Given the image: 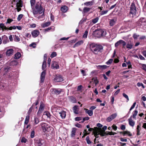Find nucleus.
Here are the masks:
<instances>
[{
	"mask_svg": "<svg viewBox=\"0 0 146 146\" xmlns=\"http://www.w3.org/2000/svg\"><path fill=\"white\" fill-rule=\"evenodd\" d=\"M32 9L33 13L35 17H37V15L40 14L44 11L41 1L37 2Z\"/></svg>",
	"mask_w": 146,
	"mask_h": 146,
	"instance_id": "1",
	"label": "nucleus"
},
{
	"mask_svg": "<svg viewBox=\"0 0 146 146\" xmlns=\"http://www.w3.org/2000/svg\"><path fill=\"white\" fill-rule=\"evenodd\" d=\"M90 48L92 52L95 54L98 52L103 48L102 46L94 43H92L90 45Z\"/></svg>",
	"mask_w": 146,
	"mask_h": 146,
	"instance_id": "2",
	"label": "nucleus"
},
{
	"mask_svg": "<svg viewBox=\"0 0 146 146\" xmlns=\"http://www.w3.org/2000/svg\"><path fill=\"white\" fill-rule=\"evenodd\" d=\"M130 13L134 17L136 15L137 10L135 4L134 3H132L130 7Z\"/></svg>",
	"mask_w": 146,
	"mask_h": 146,
	"instance_id": "3",
	"label": "nucleus"
},
{
	"mask_svg": "<svg viewBox=\"0 0 146 146\" xmlns=\"http://www.w3.org/2000/svg\"><path fill=\"white\" fill-rule=\"evenodd\" d=\"M95 34L97 37H100L102 36H104L106 35V32L101 29H96L95 31Z\"/></svg>",
	"mask_w": 146,
	"mask_h": 146,
	"instance_id": "4",
	"label": "nucleus"
},
{
	"mask_svg": "<svg viewBox=\"0 0 146 146\" xmlns=\"http://www.w3.org/2000/svg\"><path fill=\"white\" fill-rule=\"evenodd\" d=\"M57 109L56 111L58 112L62 119L65 118L66 116V112L65 111L63 110L60 111L61 110H62L61 108L59 107H56Z\"/></svg>",
	"mask_w": 146,
	"mask_h": 146,
	"instance_id": "5",
	"label": "nucleus"
},
{
	"mask_svg": "<svg viewBox=\"0 0 146 146\" xmlns=\"http://www.w3.org/2000/svg\"><path fill=\"white\" fill-rule=\"evenodd\" d=\"M41 125L43 131L44 132L48 131V128H50L47 124L44 123H42L41 124Z\"/></svg>",
	"mask_w": 146,
	"mask_h": 146,
	"instance_id": "6",
	"label": "nucleus"
},
{
	"mask_svg": "<svg viewBox=\"0 0 146 146\" xmlns=\"http://www.w3.org/2000/svg\"><path fill=\"white\" fill-rule=\"evenodd\" d=\"M117 114L116 113H114L112 114L109 117L107 118L106 121L108 122H110L113 119L115 118L117 116Z\"/></svg>",
	"mask_w": 146,
	"mask_h": 146,
	"instance_id": "7",
	"label": "nucleus"
},
{
	"mask_svg": "<svg viewBox=\"0 0 146 146\" xmlns=\"http://www.w3.org/2000/svg\"><path fill=\"white\" fill-rule=\"evenodd\" d=\"M63 80V78L60 75L56 76L54 79V81L56 82H62Z\"/></svg>",
	"mask_w": 146,
	"mask_h": 146,
	"instance_id": "8",
	"label": "nucleus"
},
{
	"mask_svg": "<svg viewBox=\"0 0 146 146\" xmlns=\"http://www.w3.org/2000/svg\"><path fill=\"white\" fill-rule=\"evenodd\" d=\"M51 67L52 68L57 69L59 68V67L57 62L55 61H52V62Z\"/></svg>",
	"mask_w": 146,
	"mask_h": 146,
	"instance_id": "9",
	"label": "nucleus"
},
{
	"mask_svg": "<svg viewBox=\"0 0 146 146\" xmlns=\"http://www.w3.org/2000/svg\"><path fill=\"white\" fill-rule=\"evenodd\" d=\"M14 50L13 49L10 48L7 50L6 52V54L7 56L12 55L13 53Z\"/></svg>",
	"mask_w": 146,
	"mask_h": 146,
	"instance_id": "10",
	"label": "nucleus"
},
{
	"mask_svg": "<svg viewBox=\"0 0 146 146\" xmlns=\"http://www.w3.org/2000/svg\"><path fill=\"white\" fill-rule=\"evenodd\" d=\"M45 74L46 71L45 70H44L42 72L40 76V82L41 83H43L44 82V80Z\"/></svg>",
	"mask_w": 146,
	"mask_h": 146,
	"instance_id": "11",
	"label": "nucleus"
},
{
	"mask_svg": "<svg viewBox=\"0 0 146 146\" xmlns=\"http://www.w3.org/2000/svg\"><path fill=\"white\" fill-rule=\"evenodd\" d=\"M40 32L37 30H35L31 32V35L34 37H37L39 34Z\"/></svg>",
	"mask_w": 146,
	"mask_h": 146,
	"instance_id": "12",
	"label": "nucleus"
},
{
	"mask_svg": "<svg viewBox=\"0 0 146 146\" xmlns=\"http://www.w3.org/2000/svg\"><path fill=\"white\" fill-rule=\"evenodd\" d=\"M128 120L129 125L131 127H133L135 124V122L132 120V116H131L130 118L128 119Z\"/></svg>",
	"mask_w": 146,
	"mask_h": 146,
	"instance_id": "13",
	"label": "nucleus"
},
{
	"mask_svg": "<svg viewBox=\"0 0 146 146\" xmlns=\"http://www.w3.org/2000/svg\"><path fill=\"white\" fill-rule=\"evenodd\" d=\"M3 40V43L4 44H6L9 42V40L8 37L5 35L2 36Z\"/></svg>",
	"mask_w": 146,
	"mask_h": 146,
	"instance_id": "14",
	"label": "nucleus"
},
{
	"mask_svg": "<svg viewBox=\"0 0 146 146\" xmlns=\"http://www.w3.org/2000/svg\"><path fill=\"white\" fill-rule=\"evenodd\" d=\"M44 108V105L42 103H40L39 109L37 113H41L43 110Z\"/></svg>",
	"mask_w": 146,
	"mask_h": 146,
	"instance_id": "15",
	"label": "nucleus"
},
{
	"mask_svg": "<svg viewBox=\"0 0 146 146\" xmlns=\"http://www.w3.org/2000/svg\"><path fill=\"white\" fill-rule=\"evenodd\" d=\"M100 130L99 132V133L98 134V132H97L96 133H95V135H96V137L97 135H98L99 134L100 135L102 136H104L106 135V133L104 131H103L101 129H100Z\"/></svg>",
	"mask_w": 146,
	"mask_h": 146,
	"instance_id": "16",
	"label": "nucleus"
},
{
	"mask_svg": "<svg viewBox=\"0 0 146 146\" xmlns=\"http://www.w3.org/2000/svg\"><path fill=\"white\" fill-rule=\"evenodd\" d=\"M83 43L84 41L83 40L79 41L75 43V44L74 45L73 47L75 48V47H77L82 44Z\"/></svg>",
	"mask_w": 146,
	"mask_h": 146,
	"instance_id": "17",
	"label": "nucleus"
},
{
	"mask_svg": "<svg viewBox=\"0 0 146 146\" xmlns=\"http://www.w3.org/2000/svg\"><path fill=\"white\" fill-rule=\"evenodd\" d=\"M84 110H85L86 113H88L90 116H92L93 114V112L92 110H88V109L85 108Z\"/></svg>",
	"mask_w": 146,
	"mask_h": 146,
	"instance_id": "18",
	"label": "nucleus"
},
{
	"mask_svg": "<svg viewBox=\"0 0 146 146\" xmlns=\"http://www.w3.org/2000/svg\"><path fill=\"white\" fill-rule=\"evenodd\" d=\"M78 106H75L73 107V110L74 112V113L78 114Z\"/></svg>",
	"mask_w": 146,
	"mask_h": 146,
	"instance_id": "19",
	"label": "nucleus"
},
{
	"mask_svg": "<svg viewBox=\"0 0 146 146\" xmlns=\"http://www.w3.org/2000/svg\"><path fill=\"white\" fill-rule=\"evenodd\" d=\"M116 21V20L115 19H112L110 20V26H112L114 25Z\"/></svg>",
	"mask_w": 146,
	"mask_h": 146,
	"instance_id": "20",
	"label": "nucleus"
},
{
	"mask_svg": "<svg viewBox=\"0 0 146 146\" xmlns=\"http://www.w3.org/2000/svg\"><path fill=\"white\" fill-rule=\"evenodd\" d=\"M76 130V129L75 128H73L72 129L71 134V136L72 137H74L75 136Z\"/></svg>",
	"mask_w": 146,
	"mask_h": 146,
	"instance_id": "21",
	"label": "nucleus"
},
{
	"mask_svg": "<svg viewBox=\"0 0 146 146\" xmlns=\"http://www.w3.org/2000/svg\"><path fill=\"white\" fill-rule=\"evenodd\" d=\"M68 9V7L66 6H64L61 7V10L64 13L66 12Z\"/></svg>",
	"mask_w": 146,
	"mask_h": 146,
	"instance_id": "22",
	"label": "nucleus"
},
{
	"mask_svg": "<svg viewBox=\"0 0 146 146\" xmlns=\"http://www.w3.org/2000/svg\"><path fill=\"white\" fill-rule=\"evenodd\" d=\"M141 129L140 126L139 125H137V128L136 131L137 132V135H140L141 133L140 131Z\"/></svg>",
	"mask_w": 146,
	"mask_h": 146,
	"instance_id": "23",
	"label": "nucleus"
},
{
	"mask_svg": "<svg viewBox=\"0 0 146 146\" xmlns=\"http://www.w3.org/2000/svg\"><path fill=\"white\" fill-rule=\"evenodd\" d=\"M107 66L106 65H99L98 66V69L103 70L107 68Z\"/></svg>",
	"mask_w": 146,
	"mask_h": 146,
	"instance_id": "24",
	"label": "nucleus"
},
{
	"mask_svg": "<svg viewBox=\"0 0 146 146\" xmlns=\"http://www.w3.org/2000/svg\"><path fill=\"white\" fill-rule=\"evenodd\" d=\"M21 56V54L19 52H18L15 54L14 58L15 59H18L20 58Z\"/></svg>",
	"mask_w": 146,
	"mask_h": 146,
	"instance_id": "25",
	"label": "nucleus"
},
{
	"mask_svg": "<svg viewBox=\"0 0 146 146\" xmlns=\"http://www.w3.org/2000/svg\"><path fill=\"white\" fill-rule=\"evenodd\" d=\"M92 81L95 83V86H96L99 82V81L96 77L93 78L92 79Z\"/></svg>",
	"mask_w": 146,
	"mask_h": 146,
	"instance_id": "26",
	"label": "nucleus"
},
{
	"mask_svg": "<svg viewBox=\"0 0 146 146\" xmlns=\"http://www.w3.org/2000/svg\"><path fill=\"white\" fill-rule=\"evenodd\" d=\"M133 46V44L132 43L128 42V43L127 44L126 47L127 48L131 49L132 48Z\"/></svg>",
	"mask_w": 146,
	"mask_h": 146,
	"instance_id": "27",
	"label": "nucleus"
},
{
	"mask_svg": "<svg viewBox=\"0 0 146 146\" xmlns=\"http://www.w3.org/2000/svg\"><path fill=\"white\" fill-rule=\"evenodd\" d=\"M50 25V23L49 22H46L42 24H41V26L43 27L44 28L48 27Z\"/></svg>",
	"mask_w": 146,
	"mask_h": 146,
	"instance_id": "28",
	"label": "nucleus"
},
{
	"mask_svg": "<svg viewBox=\"0 0 146 146\" xmlns=\"http://www.w3.org/2000/svg\"><path fill=\"white\" fill-rule=\"evenodd\" d=\"M126 134L127 135L129 136L132 135V134L130 133V132L128 131H124L123 132V136H124Z\"/></svg>",
	"mask_w": 146,
	"mask_h": 146,
	"instance_id": "29",
	"label": "nucleus"
},
{
	"mask_svg": "<svg viewBox=\"0 0 146 146\" xmlns=\"http://www.w3.org/2000/svg\"><path fill=\"white\" fill-rule=\"evenodd\" d=\"M138 113V111L137 110H135L133 113V115H132V117L133 118L135 119Z\"/></svg>",
	"mask_w": 146,
	"mask_h": 146,
	"instance_id": "30",
	"label": "nucleus"
},
{
	"mask_svg": "<svg viewBox=\"0 0 146 146\" xmlns=\"http://www.w3.org/2000/svg\"><path fill=\"white\" fill-rule=\"evenodd\" d=\"M14 40L15 41L18 42L20 40V39L19 37L16 35H15L13 36Z\"/></svg>",
	"mask_w": 146,
	"mask_h": 146,
	"instance_id": "31",
	"label": "nucleus"
},
{
	"mask_svg": "<svg viewBox=\"0 0 146 146\" xmlns=\"http://www.w3.org/2000/svg\"><path fill=\"white\" fill-rule=\"evenodd\" d=\"M30 3L32 9V7H33L35 6V5L36 4L35 0H31Z\"/></svg>",
	"mask_w": 146,
	"mask_h": 146,
	"instance_id": "32",
	"label": "nucleus"
},
{
	"mask_svg": "<svg viewBox=\"0 0 146 146\" xmlns=\"http://www.w3.org/2000/svg\"><path fill=\"white\" fill-rule=\"evenodd\" d=\"M62 90L60 89H55L54 90V92L56 94H60Z\"/></svg>",
	"mask_w": 146,
	"mask_h": 146,
	"instance_id": "33",
	"label": "nucleus"
},
{
	"mask_svg": "<svg viewBox=\"0 0 146 146\" xmlns=\"http://www.w3.org/2000/svg\"><path fill=\"white\" fill-rule=\"evenodd\" d=\"M29 116L27 115V116H26V118H25V122H24V123H25V125H27L29 121Z\"/></svg>",
	"mask_w": 146,
	"mask_h": 146,
	"instance_id": "34",
	"label": "nucleus"
},
{
	"mask_svg": "<svg viewBox=\"0 0 146 146\" xmlns=\"http://www.w3.org/2000/svg\"><path fill=\"white\" fill-rule=\"evenodd\" d=\"M0 27L2 29L6 30L7 29V28L4 25V24L3 23L0 24Z\"/></svg>",
	"mask_w": 146,
	"mask_h": 146,
	"instance_id": "35",
	"label": "nucleus"
},
{
	"mask_svg": "<svg viewBox=\"0 0 146 146\" xmlns=\"http://www.w3.org/2000/svg\"><path fill=\"white\" fill-rule=\"evenodd\" d=\"M70 99L72 103H75L76 102V100L74 97L71 96L70 97Z\"/></svg>",
	"mask_w": 146,
	"mask_h": 146,
	"instance_id": "36",
	"label": "nucleus"
},
{
	"mask_svg": "<svg viewBox=\"0 0 146 146\" xmlns=\"http://www.w3.org/2000/svg\"><path fill=\"white\" fill-rule=\"evenodd\" d=\"M88 31L86 30L84 33V34L83 35V38H87L88 35Z\"/></svg>",
	"mask_w": 146,
	"mask_h": 146,
	"instance_id": "37",
	"label": "nucleus"
},
{
	"mask_svg": "<svg viewBox=\"0 0 146 146\" xmlns=\"http://www.w3.org/2000/svg\"><path fill=\"white\" fill-rule=\"evenodd\" d=\"M90 9V8L85 7L83 9V12L84 13H87L89 11Z\"/></svg>",
	"mask_w": 146,
	"mask_h": 146,
	"instance_id": "38",
	"label": "nucleus"
},
{
	"mask_svg": "<svg viewBox=\"0 0 146 146\" xmlns=\"http://www.w3.org/2000/svg\"><path fill=\"white\" fill-rule=\"evenodd\" d=\"M17 64V61L14 60L12 61L10 63V65L12 66L16 65Z\"/></svg>",
	"mask_w": 146,
	"mask_h": 146,
	"instance_id": "39",
	"label": "nucleus"
},
{
	"mask_svg": "<svg viewBox=\"0 0 146 146\" xmlns=\"http://www.w3.org/2000/svg\"><path fill=\"white\" fill-rule=\"evenodd\" d=\"M46 62L45 61H43L42 66V69L43 70L46 67Z\"/></svg>",
	"mask_w": 146,
	"mask_h": 146,
	"instance_id": "40",
	"label": "nucleus"
},
{
	"mask_svg": "<svg viewBox=\"0 0 146 146\" xmlns=\"http://www.w3.org/2000/svg\"><path fill=\"white\" fill-rule=\"evenodd\" d=\"M84 4L86 6L92 5V1H88L85 3Z\"/></svg>",
	"mask_w": 146,
	"mask_h": 146,
	"instance_id": "41",
	"label": "nucleus"
},
{
	"mask_svg": "<svg viewBox=\"0 0 146 146\" xmlns=\"http://www.w3.org/2000/svg\"><path fill=\"white\" fill-rule=\"evenodd\" d=\"M4 71L5 72H7L9 71V70H10V68L8 66L6 67H4Z\"/></svg>",
	"mask_w": 146,
	"mask_h": 146,
	"instance_id": "42",
	"label": "nucleus"
},
{
	"mask_svg": "<svg viewBox=\"0 0 146 146\" xmlns=\"http://www.w3.org/2000/svg\"><path fill=\"white\" fill-rule=\"evenodd\" d=\"M38 15H37V17H36V18L38 19L43 18L44 16V12H43L42 14L41 15L38 16Z\"/></svg>",
	"mask_w": 146,
	"mask_h": 146,
	"instance_id": "43",
	"label": "nucleus"
},
{
	"mask_svg": "<svg viewBox=\"0 0 146 146\" xmlns=\"http://www.w3.org/2000/svg\"><path fill=\"white\" fill-rule=\"evenodd\" d=\"M98 20L99 18L98 17H97L92 20V22L94 24H95L98 21Z\"/></svg>",
	"mask_w": 146,
	"mask_h": 146,
	"instance_id": "44",
	"label": "nucleus"
},
{
	"mask_svg": "<svg viewBox=\"0 0 146 146\" xmlns=\"http://www.w3.org/2000/svg\"><path fill=\"white\" fill-rule=\"evenodd\" d=\"M120 44H122L123 46V47L124 48V46L126 45V43L123 40H120Z\"/></svg>",
	"mask_w": 146,
	"mask_h": 146,
	"instance_id": "45",
	"label": "nucleus"
},
{
	"mask_svg": "<svg viewBox=\"0 0 146 146\" xmlns=\"http://www.w3.org/2000/svg\"><path fill=\"white\" fill-rule=\"evenodd\" d=\"M136 57L137 58H140V59L141 60H145V58L141 55L139 54V57L138 56H136Z\"/></svg>",
	"mask_w": 146,
	"mask_h": 146,
	"instance_id": "46",
	"label": "nucleus"
},
{
	"mask_svg": "<svg viewBox=\"0 0 146 146\" xmlns=\"http://www.w3.org/2000/svg\"><path fill=\"white\" fill-rule=\"evenodd\" d=\"M86 141L87 143L88 144H90L91 143V142L90 140L89 137L88 136H87L86 137Z\"/></svg>",
	"mask_w": 146,
	"mask_h": 146,
	"instance_id": "47",
	"label": "nucleus"
},
{
	"mask_svg": "<svg viewBox=\"0 0 146 146\" xmlns=\"http://www.w3.org/2000/svg\"><path fill=\"white\" fill-rule=\"evenodd\" d=\"M56 55L57 54L56 52H53L50 55V57L51 58H53V57L56 56Z\"/></svg>",
	"mask_w": 146,
	"mask_h": 146,
	"instance_id": "48",
	"label": "nucleus"
},
{
	"mask_svg": "<svg viewBox=\"0 0 146 146\" xmlns=\"http://www.w3.org/2000/svg\"><path fill=\"white\" fill-rule=\"evenodd\" d=\"M44 114L46 115L48 117L50 118L51 115L49 112L48 111L45 112L44 113Z\"/></svg>",
	"mask_w": 146,
	"mask_h": 146,
	"instance_id": "49",
	"label": "nucleus"
},
{
	"mask_svg": "<svg viewBox=\"0 0 146 146\" xmlns=\"http://www.w3.org/2000/svg\"><path fill=\"white\" fill-rule=\"evenodd\" d=\"M137 86L138 87H140L141 86H142L143 88L144 89L145 88V86L143 85V84L142 83H140L139 82H138L137 83Z\"/></svg>",
	"mask_w": 146,
	"mask_h": 146,
	"instance_id": "50",
	"label": "nucleus"
},
{
	"mask_svg": "<svg viewBox=\"0 0 146 146\" xmlns=\"http://www.w3.org/2000/svg\"><path fill=\"white\" fill-rule=\"evenodd\" d=\"M35 132L34 130H33L31 133V138H33L35 137Z\"/></svg>",
	"mask_w": 146,
	"mask_h": 146,
	"instance_id": "51",
	"label": "nucleus"
},
{
	"mask_svg": "<svg viewBox=\"0 0 146 146\" xmlns=\"http://www.w3.org/2000/svg\"><path fill=\"white\" fill-rule=\"evenodd\" d=\"M23 6L22 4L19 2H17V3L16 6L18 7H21Z\"/></svg>",
	"mask_w": 146,
	"mask_h": 146,
	"instance_id": "52",
	"label": "nucleus"
},
{
	"mask_svg": "<svg viewBox=\"0 0 146 146\" xmlns=\"http://www.w3.org/2000/svg\"><path fill=\"white\" fill-rule=\"evenodd\" d=\"M108 12V10H106V11H102L100 14L101 15H103L105 14H106Z\"/></svg>",
	"mask_w": 146,
	"mask_h": 146,
	"instance_id": "53",
	"label": "nucleus"
},
{
	"mask_svg": "<svg viewBox=\"0 0 146 146\" xmlns=\"http://www.w3.org/2000/svg\"><path fill=\"white\" fill-rule=\"evenodd\" d=\"M23 14H20L17 17V20L18 21H20L21 19L23 17Z\"/></svg>",
	"mask_w": 146,
	"mask_h": 146,
	"instance_id": "54",
	"label": "nucleus"
},
{
	"mask_svg": "<svg viewBox=\"0 0 146 146\" xmlns=\"http://www.w3.org/2000/svg\"><path fill=\"white\" fill-rule=\"evenodd\" d=\"M113 61V59H110L107 62H106V64L108 65H109Z\"/></svg>",
	"mask_w": 146,
	"mask_h": 146,
	"instance_id": "55",
	"label": "nucleus"
},
{
	"mask_svg": "<svg viewBox=\"0 0 146 146\" xmlns=\"http://www.w3.org/2000/svg\"><path fill=\"white\" fill-rule=\"evenodd\" d=\"M116 134V133L113 132L112 131L109 132L108 133H106V135H114Z\"/></svg>",
	"mask_w": 146,
	"mask_h": 146,
	"instance_id": "56",
	"label": "nucleus"
},
{
	"mask_svg": "<svg viewBox=\"0 0 146 146\" xmlns=\"http://www.w3.org/2000/svg\"><path fill=\"white\" fill-rule=\"evenodd\" d=\"M35 123L36 124L38 123L39 122V119L37 118H35L34 119Z\"/></svg>",
	"mask_w": 146,
	"mask_h": 146,
	"instance_id": "57",
	"label": "nucleus"
},
{
	"mask_svg": "<svg viewBox=\"0 0 146 146\" xmlns=\"http://www.w3.org/2000/svg\"><path fill=\"white\" fill-rule=\"evenodd\" d=\"M123 96L125 98L127 99V102L129 100L128 96L124 93L123 94Z\"/></svg>",
	"mask_w": 146,
	"mask_h": 146,
	"instance_id": "58",
	"label": "nucleus"
},
{
	"mask_svg": "<svg viewBox=\"0 0 146 146\" xmlns=\"http://www.w3.org/2000/svg\"><path fill=\"white\" fill-rule=\"evenodd\" d=\"M141 66L143 69L145 70L146 72V64H142Z\"/></svg>",
	"mask_w": 146,
	"mask_h": 146,
	"instance_id": "59",
	"label": "nucleus"
},
{
	"mask_svg": "<svg viewBox=\"0 0 146 146\" xmlns=\"http://www.w3.org/2000/svg\"><path fill=\"white\" fill-rule=\"evenodd\" d=\"M136 102H135L134 103L133 105L131 106V107L130 109V111H131L132 110L133 108H134L136 104Z\"/></svg>",
	"mask_w": 146,
	"mask_h": 146,
	"instance_id": "60",
	"label": "nucleus"
},
{
	"mask_svg": "<svg viewBox=\"0 0 146 146\" xmlns=\"http://www.w3.org/2000/svg\"><path fill=\"white\" fill-rule=\"evenodd\" d=\"M27 141V140L25 137H23L22 138L21 141V142L25 143Z\"/></svg>",
	"mask_w": 146,
	"mask_h": 146,
	"instance_id": "61",
	"label": "nucleus"
},
{
	"mask_svg": "<svg viewBox=\"0 0 146 146\" xmlns=\"http://www.w3.org/2000/svg\"><path fill=\"white\" fill-rule=\"evenodd\" d=\"M80 71L83 76H85L86 75V73L85 70H81Z\"/></svg>",
	"mask_w": 146,
	"mask_h": 146,
	"instance_id": "62",
	"label": "nucleus"
},
{
	"mask_svg": "<svg viewBox=\"0 0 146 146\" xmlns=\"http://www.w3.org/2000/svg\"><path fill=\"white\" fill-rule=\"evenodd\" d=\"M120 44V40L117 42L115 44V46L116 47L118 46L119 44Z\"/></svg>",
	"mask_w": 146,
	"mask_h": 146,
	"instance_id": "63",
	"label": "nucleus"
},
{
	"mask_svg": "<svg viewBox=\"0 0 146 146\" xmlns=\"http://www.w3.org/2000/svg\"><path fill=\"white\" fill-rule=\"evenodd\" d=\"M141 53L145 58H146V50L143 51Z\"/></svg>",
	"mask_w": 146,
	"mask_h": 146,
	"instance_id": "64",
	"label": "nucleus"
}]
</instances>
